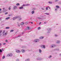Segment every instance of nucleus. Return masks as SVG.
Instances as JSON below:
<instances>
[{
    "instance_id": "f257e3e1",
    "label": "nucleus",
    "mask_w": 61,
    "mask_h": 61,
    "mask_svg": "<svg viewBox=\"0 0 61 61\" xmlns=\"http://www.w3.org/2000/svg\"><path fill=\"white\" fill-rule=\"evenodd\" d=\"M17 18H19V20H21V17L18 16L15 17L13 18V20H15V19H17Z\"/></svg>"
},
{
    "instance_id": "f03ea898",
    "label": "nucleus",
    "mask_w": 61,
    "mask_h": 61,
    "mask_svg": "<svg viewBox=\"0 0 61 61\" xmlns=\"http://www.w3.org/2000/svg\"><path fill=\"white\" fill-rule=\"evenodd\" d=\"M39 41V39H37L35 40L34 41V42L36 43V42H38Z\"/></svg>"
},
{
    "instance_id": "7ed1b4c3",
    "label": "nucleus",
    "mask_w": 61,
    "mask_h": 61,
    "mask_svg": "<svg viewBox=\"0 0 61 61\" xmlns=\"http://www.w3.org/2000/svg\"><path fill=\"white\" fill-rule=\"evenodd\" d=\"M30 4H27L25 5H23L22 6H28V5H30Z\"/></svg>"
},
{
    "instance_id": "20e7f679",
    "label": "nucleus",
    "mask_w": 61,
    "mask_h": 61,
    "mask_svg": "<svg viewBox=\"0 0 61 61\" xmlns=\"http://www.w3.org/2000/svg\"><path fill=\"white\" fill-rule=\"evenodd\" d=\"M41 47L44 48H45V45H42L41 46Z\"/></svg>"
},
{
    "instance_id": "39448f33",
    "label": "nucleus",
    "mask_w": 61,
    "mask_h": 61,
    "mask_svg": "<svg viewBox=\"0 0 61 61\" xmlns=\"http://www.w3.org/2000/svg\"><path fill=\"white\" fill-rule=\"evenodd\" d=\"M16 53H20V52H21V51L20 50H17L16 51Z\"/></svg>"
},
{
    "instance_id": "423d86ee",
    "label": "nucleus",
    "mask_w": 61,
    "mask_h": 61,
    "mask_svg": "<svg viewBox=\"0 0 61 61\" xmlns=\"http://www.w3.org/2000/svg\"><path fill=\"white\" fill-rule=\"evenodd\" d=\"M56 46V45L54 44V45H52L51 46V47H55V46Z\"/></svg>"
},
{
    "instance_id": "0eeeda50",
    "label": "nucleus",
    "mask_w": 61,
    "mask_h": 61,
    "mask_svg": "<svg viewBox=\"0 0 61 61\" xmlns=\"http://www.w3.org/2000/svg\"><path fill=\"white\" fill-rule=\"evenodd\" d=\"M17 7L16 6H15L13 7V9H16L17 8Z\"/></svg>"
},
{
    "instance_id": "6e6552de",
    "label": "nucleus",
    "mask_w": 61,
    "mask_h": 61,
    "mask_svg": "<svg viewBox=\"0 0 61 61\" xmlns=\"http://www.w3.org/2000/svg\"><path fill=\"white\" fill-rule=\"evenodd\" d=\"M60 42V41H57V42H56V43L57 44H59Z\"/></svg>"
},
{
    "instance_id": "1a4fd4ad",
    "label": "nucleus",
    "mask_w": 61,
    "mask_h": 61,
    "mask_svg": "<svg viewBox=\"0 0 61 61\" xmlns=\"http://www.w3.org/2000/svg\"><path fill=\"white\" fill-rule=\"evenodd\" d=\"M30 27H27L26 30H30Z\"/></svg>"
},
{
    "instance_id": "9d476101",
    "label": "nucleus",
    "mask_w": 61,
    "mask_h": 61,
    "mask_svg": "<svg viewBox=\"0 0 61 61\" xmlns=\"http://www.w3.org/2000/svg\"><path fill=\"white\" fill-rule=\"evenodd\" d=\"M37 60H42V59L40 58H38L37 59Z\"/></svg>"
},
{
    "instance_id": "9b49d317",
    "label": "nucleus",
    "mask_w": 61,
    "mask_h": 61,
    "mask_svg": "<svg viewBox=\"0 0 61 61\" xmlns=\"http://www.w3.org/2000/svg\"><path fill=\"white\" fill-rule=\"evenodd\" d=\"M21 51L22 52V53H24L25 52V50L24 49H22L21 50Z\"/></svg>"
},
{
    "instance_id": "f8f14e48",
    "label": "nucleus",
    "mask_w": 61,
    "mask_h": 61,
    "mask_svg": "<svg viewBox=\"0 0 61 61\" xmlns=\"http://www.w3.org/2000/svg\"><path fill=\"white\" fill-rule=\"evenodd\" d=\"M54 51H59V49H54Z\"/></svg>"
},
{
    "instance_id": "ddd939ff",
    "label": "nucleus",
    "mask_w": 61,
    "mask_h": 61,
    "mask_svg": "<svg viewBox=\"0 0 61 61\" xmlns=\"http://www.w3.org/2000/svg\"><path fill=\"white\" fill-rule=\"evenodd\" d=\"M2 30H0V36H1V33H2Z\"/></svg>"
},
{
    "instance_id": "4468645a",
    "label": "nucleus",
    "mask_w": 61,
    "mask_h": 61,
    "mask_svg": "<svg viewBox=\"0 0 61 61\" xmlns=\"http://www.w3.org/2000/svg\"><path fill=\"white\" fill-rule=\"evenodd\" d=\"M23 7H20L19 8L20 9H23Z\"/></svg>"
},
{
    "instance_id": "2eb2a0df",
    "label": "nucleus",
    "mask_w": 61,
    "mask_h": 61,
    "mask_svg": "<svg viewBox=\"0 0 61 61\" xmlns=\"http://www.w3.org/2000/svg\"><path fill=\"white\" fill-rule=\"evenodd\" d=\"M44 38V37L42 36L40 37L39 39H43Z\"/></svg>"
},
{
    "instance_id": "dca6fc26",
    "label": "nucleus",
    "mask_w": 61,
    "mask_h": 61,
    "mask_svg": "<svg viewBox=\"0 0 61 61\" xmlns=\"http://www.w3.org/2000/svg\"><path fill=\"white\" fill-rule=\"evenodd\" d=\"M12 55H13V54H12V53L10 54V56H12Z\"/></svg>"
},
{
    "instance_id": "f3484780",
    "label": "nucleus",
    "mask_w": 61,
    "mask_h": 61,
    "mask_svg": "<svg viewBox=\"0 0 61 61\" xmlns=\"http://www.w3.org/2000/svg\"><path fill=\"white\" fill-rule=\"evenodd\" d=\"M56 7L57 8H59V6L58 5H56Z\"/></svg>"
},
{
    "instance_id": "a211bd4d",
    "label": "nucleus",
    "mask_w": 61,
    "mask_h": 61,
    "mask_svg": "<svg viewBox=\"0 0 61 61\" xmlns=\"http://www.w3.org/2000/svg\"><path fill=\"white\" fill-rule=\"evenodd\" d=\"M24 24V23L23 22H21L20 24L21 25H23Z\"/></svg>"
},
{
    "instance_id": "6ab92c4d",
    "label": "nucleus",
    "mask_w": 61,
    "mask_h": 61,
    "mask_svg": "<svg viewBox=\"0 0 61 61\" xmlns=\"http://www.w3.org/2000/svg\"><path fill=\"white\" fill-rule=\"evenodd\" d=\"M9 18H10V17H8L6 18L5 19H6V20H8V19H9Z\"/></svg>"
},
{
    "instance_id": "aec40b11",
    "label": "nucleus",
    "mask_w": 61,
    "mask_h": 61,
    "mask_svg": "<svg viewBox=\"0 0 61 61\" xmlns=\"http://www.w3.org/2000/svg\"><path fill=\"white\" fill-rule=\"evenodd\" d=\"M25 61H29V59H28L25 60Z\"/></svg>"
},
{
    "instance_id": "412c9836",
    "label": "nucleus",
    "mask_w": 61,
    "mask_h": 61,
    "mask_svg": "<svg viewBox=\"0 0 61 61\" xmlns=\"http://www.w3.org/2000/svg\"><path fill=\"white\" fill-rule=\"evenodd\" d=\"M41 52H42V51L41 50V49H39V52H40V53H41Z\"/></svg>"
},
{
    "instance_id": "4be33fe9",
    "label": "nucleus",
    "mask_w": 61,
    "mask_h": 61,
    "mask_svg": "<svg viewBox=\"0 0 61 61\" xmlns=\"http://www.w3.org/2000/svg\"><path fill=\"white\" fill-rule=\"evenodd\" d=\"M34 13H35V11H32V12H31V13H32V14H34Z\"/></svg>"
},
{
    "instance_id": "5701e85b",
    "label": "nucleus",
    "mask_w": 61,
    "mask_h": 61,
    "mask_svg": "<svg viewBox=\"0 0 61 61\" xmlns=\"http://www.w3.org/2000/svg\"><path fill=\"white\" fill-rule=\"evenodd\" d=\"M20 5V4H19V3H17L16 4V5Z\"/></svg>"
},
{
    "instance_id": "b1692460",
    "label": "nucleus",
    "mask_w": 61,
    "mask_h": 61,
    "mask_svg": "<svg viewBox=\"0 0 61 61\" xmlns=\"http://www.w3.org/2000/svg\"><path fill=\"white\" fill-rule=\"evenodd\" d=\"M6 29H9L10 28V27H7L5 28Z\"/></svg>"
},
{
    "instance_id": "393cba45",
    "label": "nucleus",
    "mask_w": 61,
    "mask_h": 61,
    "mask_svg": "<svg viewBox=\"0 0 61 61\" xmlns=\"http://www.w3.org/2000/svg\"><path fill=\"white\" fill-rule=\"evenodd\" d=\"M51 29L50 28L49 29V28H48V29H47V30H48V31H50V30H51Z\"/></svg>"
},
{
    "instance_id": "a878e982",
    "label": "nucleus",
    "mask_w": 61,
    "mask_h": 61,
    "mask_svg": "<svg viewBox=\"0 0 61 61\" xmlns=\"http://www.w3.org/2000/svg\"><path fill=\"white\" fill-rule=\"evenodd\" d=\"M6 35H7V33H6L4 34H3V35H5V36H6Z\"/></svg>"
},
{
    "instance_id": "bb28decb",
    "label": "nucleus",
    "mask_w": 61,
    "mask_h": 61,
    "mask_svg": "<svg viewBox=\"0 0 61 61\" xmlns=\"http://www.w3.org/2000/svg\"><path fill=\"white\" fill-rule=\"evenodd\" d=\"M14 31V30H11L10 31V32H12Z\"/></svg>"
},
{
    "instance_id": "cd10ccee",
    "label": "nucleus",
    "mask_w": 61,
    "mask_h": 61,
    "mask_svg": "<svg viewBox=\"0 0 61 61\" xmlns=\"http://www.w3.org/2000/svg\"><path fill=\"white\" fill-rule=\"evenodd\" d=\"M51 57H52V56H50L48 57V58H50Z\"/></svg>"
},
{
    "instance_id": "c85d7f7f",
    "label": "nucleus",
    "mask_w": 61,
    "mask_h": 61,
    "mask_svg": "<svg viewBox=\"0 0 61 61\" xmlns=\"http://www.w3.org/2000/svg\"><path fill=\"white\" fill-rule=\"evenodd\" d=\"M45 14L47 15H49V13H45Z\"/></svg>"
},
{
    "instance_id": "c756f323",
    "label": "nucleus",
    "mask_w": 61,
    "mask_h": 61,
    "mask_svg": "<svg viewBox=\"0 0 61 61\" xmlns=\"http://www.w3.org/2000/svg\"><path fill=\"white\" fill-rule=\"evenodd\" d=\"M7 56H8H8H10V54H8L7 55Z\"/></svg>"
},
{
    "instance_id": "7c9ffc66",
    "label": "nucleus",
    "mask_w": 61,
    "mask_h": 61,
    "mask_svg": "<svg viewBox=\"0 0 61 61\" xmlns=\"http://www.w3.org/2000/svg\"><path fill=\"white\" fill-rule=\"evenodd\" d=\"M5 56H3V57H2V59H4V58H5Z\"/></svg>"
},
{
    "instance_id": "2f4dec72",
    "label": "nucleus",
    "mask_w": 61,
    "mask_h": 61,
    "mask_svg": "<svg viewBox=\"0 0 61 61\" xmlns=\"http://www.w3.org/2000/svg\"><path fill=\"white\" fill-rule=\"evenodd\" d=\"M41 29V28H40V27H39L38 28V30H39V29Z\"/></svg>"
},
{
    "instance_id": "473e14b6",
    "label": "nucleus",
    "mask_w": 61,
    "mask_h": 61,
    "mask_svg": "<svg viewBox=\"0 0 61 61\" xmlns=\"http://www.w3.org/2000/svg\"><path fill=\"white\" fill-rule=\"evenodd\" d=\"M0 52L2 53V51L1 49H0Z\"/></svg>"
},
{
    "instance_id": "72a5a7b5",
    "label": "nucleus",
    "mask_w": 61,
    "mask_h": 61,
    "mask_svg": "<svg viewBox=\"0 0 61 61\" xmlns=\"http://www.w3.org/2000/svg\"><path fill=\"white\" fill-rule=\"evenodd\" d=\"M49 4H52V2H49Z\"/></svg>"
},
{
    "instance_id": "f704fd0d",
    "label": "nucleus",
    "mask_w": 61,
    "mask_h": 61,
    "mask_svg": "<svg viewBox=\"0 0 61 61\" xmlns=\"http://www.w3.org/2000/svg\"><path fill=\"white\" fill-rule=\"evenodd\" d=\"M46 10H48V8L47 7H46Z\"/></svg>"
},
{
    "instance_id": "c9c22d12",
    "label": "nucleus",
    "mask_w": 61,
    "mask_h": 61,
    "mask_svg": "<svg viewBox=\"0 0 61 61\" xmlns=\"http://www.w3.org/2000/svg\"><path fill=\"white\" fill-rule=\"evenodd\" d=\"M5 31L4 30L2 33V34H4V33H5Z\"/></svg>"
},
{
    "instance_id": "e433bc0d",
    "label": "nucleus",
    "mask_w": 61,
    "mask_h": 61,
    "mask_svg": "<svg viewBox=\"0 0 61 61\" xmlns=\"http://www.w3.org/2000/svg\"><path fill=\"white\" fill-rule=\"evenodd\" d=\"M55 36H58L56 34H55Z\"/></svg>"
},
{
    "instance_id": "4c0bfd02",
    "label": "nucleus",
    "mask_w": 61,
    "mask_h": 61,
    "mask_svg": "<svg viewBox=\"0 0 61 61\" xmlns=\"http://www.w3.org/2000/svg\"><path fill=\"white\" fill-rule=\"evenodd\" d=\"M8 14V13L7 12H6L5 13V15H6V14Z\"/></svg>"
},
{
    "instance_id": "58836bf2",
    "label": "nucleus",
    "mask_w": 61,
    "mask_h": 61,
    "mask_svg": "<svg viewBox=\"0 0 61 61\" xmlns=\"http://www.w3.org/2000/svg\"><path fill=\"white\" fill-rule=\"evenodd\" d=\"M38 19H41V18L38 17Z\"/></svg>"
},
{
    "instance_id": "ea45409f",
    "label": "nucleus",
    "mask_w": 61,
    "mask_h": 61,
    "mask_svg": "<svg viewBox=\"0 0 61 61\" xmlns=\"http://www.w3.org/2000/svg\"><path fill=\"white\" fill-rule=\"evenodd\" d=\"M19 61V59H17L16 60V61Z\"/></svg>"
},
{
    "instance_id": "a19ab883",
    "label": "nucleus",
    "mask_w": 61,
    "mask_h": 61,
    "mask_svg": "<svg viewBox=\"0 0 61 61\" xmlns=\"http://www.w3.org/2000/svg\"><path fill=\"white\" fill-rule=\"evenodd\" d=\"M20 36H18V37H15L16 38H17V37H20Z\"/></svg>"
},
{
    "instance_id": "79ce46f5",
    "label": "nucleus",
    "mask_w": 61,
    "mask_h": 61,
    "mask_svg": "<svg viewBox=\"0 0 61 61\" xmlns=\"http://www.w3.org/2000/svg\"><path fill=\"white\" fill-rule=\"evenodd\" d=\"M4 49H2L1 50H2V51H4Z\"/></svg>"
},
{
    "instance_id": "37998d69",
    "label": "nucleus",
    "mask_w": 61,
    "mask_h": 61,
    "mask_svg": "<svg viewBox=\"0 0 61 61\" xmlns=\"http://www.w3.org/2000/svg\"><path fill=\"white\" fill-rule=\"evenodd\" d=\"M48 8H49V9H50L51 8L50 7L48 6Z\"/></svg>"
},
{
    "instance_id": "c03bdc74",
    "label": "nucleus",
    "mask_w": 61,
    "mask_h": 61,
    "mask_svg": "<svg viewBox=\"0 0 61 61\" xmlns=\"http://www.w3.org/2000/svg\"><path fill=\"white\" fill-rule=\"evenodd\" d=\"M9 10H10V9H11V8H10V7H9Z\"/></svg>"
},
{
    "instance_id": "a18cd8bd",
    "label": "nucleus",
    "mask_w": 61,
    "mask_h": 61,
    "mask_svg": "<svg viewBox=\"0 0 61 61\" xmlns=\"http://www.w3.org/2000/svg\"><path fill=\"white\" fill-rule=\"evenodd\" d=\"M5 41L6 42H8V41H7V40H5Z\"/></svg>"
},
{
    "instance_id": "49530a36",
    "label": "nucleus",
    "mask_w": 61,
    "mask_h": 61,
    "mask_svg": "<svg viewBox=\"0 0 61 61\" xmlns=\"http://www.w3.org/2000/svg\"><path fill=\"white\" fill-rule=\"evenodd\" d=\"M28 23L27 22H25V24H26V25H27V24H28Z\"/></svg>"
},
{
    "instance_id": "de8ad7c7",
    "label": "nucleus",
    "mask_w": 61,
    "mask_h": 61,
    "mask_svg": "<svg viewBox=\"0 0 61 61\" xmlns=\"http://www.w3.org/2000/svg\"><path fill=\"white\" fill-rule=\"evenodd\" d=\"M47 23V22H44V24H46Z\"/></svg>"
},
{
    "instance_id": "09e8293b",
    "label": "nucleus",
    "mask_w": 61,
    "mask_h": 61,
    "mask_svg": "<svg viewBox=\"0 0 61 61\" xmlns=\"http://www.w3.org/2000/svg\"><path fill=\"white\" fill-rule=\"evenodd\" d=\"M5 44H6L5 43H3V45H5Z\"/></svg>"
},
{
    "instance_id": "8fccbe9b",
    "label": "nucleus",
    "mask_w": 61,
    "mask_h": 61,
    "mask_svg": "<svg viewBox=\"0 0 61 61\" xmlns=\"http://www.w3.org/2000/svg\"><path fill=\"white\" fill-rule=\"evenodd\" d=\"M41 24V22H40L39 24V25H40Z\"/></svg>"
},
{
    "instance_id": "3c124183",
    "label": "nucleus",
    "mask_w": 61,
    "mask_h": 61,
    "mask_svg": "<svg viewBox=\"0 0 61 61\" xmlns=\"http://www.w3.org/2000/svg\"><path fill=\"white\" fill-rule=\"evenodd\" d=\"M42 9V10H44V9L43 8H41Z\"/></svg>"
},
{
    "instance_id": "603ef678",
    "label": "nucleus",
    "mask_w": 61,
    "mask_h": 61,
    "mask_svg": "<svg viewBox=\"0 0 61 61\" xmlns=\"http://www.w3.org/2000/svg\"><path fill=\"white\" fill-rule=\"evenodd\" d=\"M18 26H20V25H18Z\"/></svg>"
},
{
    "instance_id": "864d4df0",
    "label": "nucleus",
    "mask_w": 61,
    "mask_h": 61,
    "mask_svg": "<svg viewBox=\"0 0 61 61\" xmlns=\"http://www.w3.org/2000/svg\"><path fill=\"white\" fill-rule=\"evenodd\" d=\"M2 10V9H1L0 8V11H1Z\"/></svg>"
},
{
    "instance_id": "5fc2aeb1",
    "label": "nucleus",
    "mask_w": 61,
    "mask_h": 61,
    "mask_svg": "<svg viewBox=\"0 0 61 61\" xmlns=\"http://www.w3.org/2000/svg\"><path fill=\"white\" fill-rule=\"evenodd\" d=\"M35 8H33V10H35Z\"/></svg>"
},
{
    "instance_id": "6e6d98bb",
    "label": "nucleus",
    "mask_w": 61,
    "mask_h": 61,
    "mask_svg": "<svg viewBox=\"0 0 61 61\" xmlns=\"http://www.w3.org/2000/svg\"><path fill=\"white\" fill-rule=\"evenodd\" d=\"M48 34H49V33H50V32H48Z\"/></svg>"
},
{
    "instance_id": "4d7b16f0",
    "label": "nucleus",
    "mask_w": 61,
    "mask_h": 61,
    "mask_svg": "<svg viewBox=\"0 0 61 61\" xmlns=\"http://www.w3.org/2000/svg\"><path fill=\"white\" fill-rule=\"evenodd\" d=\"M60 56H61V54H60Z\"/></svg>"
},
{
    "instance_id": "13d9d810",
    "label": "nucleus",
    "mask_w": 61,
    "mask_h": 61,
    "mask_svg": "<svg viewBox=\"0 0 61 61\" xmlns=\"http://www.w3.org/2000/svg\"><path fill=\"white\" fill-rule=\"evenodd\" d=\"M0 46H1V44L0 43Z\"/></svg>"
},
{
    "instance_id": "bf43d9fd",
    "label": "nucleus",
    "mask_w": 61,
    "mask_h": 61,
    "mask_svg": "<svg viewBox=\"0 0 61 61\" xmlns=\"http://www.w3.org/2000/svg\"><path fill=\"white\" fill-rule=\"evenodd\" d=\"M1 20V18H0V20Z\"/></svg>"
},
{
    "instance_id": "052dcab7",
    "label": "nucleus",
    "mask_w": 61,
    "mask_h": 61,
    "mask_svg": "<svg viewBox=\"0 0 61 61\" xmlns=\"http://www.w3.org/2000/svg\"><path fill=\"white\" fill-rule=\"evenodd\" d=\"M5 9V8H3V10H4Z\"/></svg>"
},
{
    "instance_id": "680f3d73",
    "label": "nucleus",
    "mask_w": 61,
    "mask_h": 61,
    "mask_svg": "<svg viewBox=\"0 0 61 61\" xmlns=\"http://www.w3.org/2000/svg\"><path fill=\"white\" fill-rule=\"evenodd\" d=\"M55 10H57V9H55Z\"/></svg>"
},
{
    "instance_id": "e2e57ef3",
    "label": "nucleus",
    "mask_w": 61,
    "mask_h": 61,
    "mask_svg": "<svg viewBox=\"0 0 61 61\" xmlns=\"http://www.w3.org/2000/svg\"><path fill=\"white\" fill-rule=\"evenodd\" d=\"M31 24H33V22H31Z\"/></svg>"
},
{
    "instance_id": "0e129e2a",
    "label": "nucleus",
    "mask_w": 61,
    "mask_h": 61,
    "mask_svg": "<svg viewBox=\"0 0 61 61\" xmlns=\"http://www.w3.org/2000/svg\"><path fill=\"white\" fill-rule=\"evenodd\" d=\"M58 25V24H56V25Z\"/></svg>"
},
{
    "instance_id": "69168bd1",
    "label": "nucleus",
    "mask_w": 61,
    "mask_h": 61,
    "mask_svg": "<svg viewBox=\"0 0 61 61\" xmlns=\"http://www.w3.org/2000/svg\"><path fill=\"white\" fill-rule=\"evenodd\" d=\"M60 4H61V2H60Z\"/></svg>"
},
{
    "instance_id": "338daca9",
    "label": "nucleus",
    "mask_w": 61,
    "mask_h": 61,
    "mask_svg": "<svg viewBox=\"0 0 61 61\" xmlns=\"http://www.w3.org/2000/svg\"><path fill=\"white\" fill-rule=\"evenodd\" d=\"M58 0H56V1H57Z\"/></svg>"
},
{
    "instance_id": "774afa93",
    "label": "nucleus",
    "mask_w": 61,
    "mask_h": 61,
    "mask_svg": "<svg viewBox=\"0 0 61 61\" xmlns=\"http://www.w3.org/2000/svg\"><path fill=\"white\" fill-rule=\"evenodd\" d=\"M20 40H21V41H22V39H20Z\"/></svg>"
}]
</instances>
